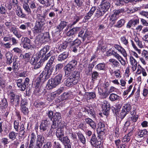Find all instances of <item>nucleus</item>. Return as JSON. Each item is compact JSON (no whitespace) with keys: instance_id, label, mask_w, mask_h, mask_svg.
Here are the masks:
<instances>
[{"instance_id":"f257e3e1","label":"nucleus","mask_w":148,"mask_h":148,"mask_svg":"<svg viewBox=\"0 0 148 148\" xmlns=\"http://www.w3.org/2000/svg\"><path fill=\"white\" fill-rule=\"evenodd\" d=\"M98 128L97 129V136L96 139L95 138V134H93L92 135L91 138L90 140V143L92 146L97 145L96 148H102V145L101 144V137L102 136V123L99 122L98 125Z\"/></svg>"},{"instance_id":"f03ea898","label":"nucleus","mask_w":148,"mask_h":148,"mask_svg":"<svg viewBox=\"0 0 148 148\" xmlns=\"http://www.w3.org/2000/svg\"><path fill=\"white\" fill-rule=\"evenodd\" d=\"M45 24L44 17L40 14L37 15V19L34 28V32L35 33H38L41 32L44 29Z\"/></svg>"},{"instance_id":"7ed1b4c3","label":"nucleus","mask_w":148,"mask_h":148,"mask_svg":"<svg viewBox=\"0 0 148 148\" xmlns=\"http://www.w3.org/2000/svg\"><path fill=\"white\" fill-rule=\"evenodd\" d=\"M62 75L58 74L54 78H51L47 83V87L49 89L55 88L57 86L61 83L62 78Z\"/></svg>"},{"instance_id":"20e7f679","label":"nucleus","mask_w":148,"mask_h":148,"mask_svg":"<svg viewBox=\"0 0 148 148\" xmlns=\"http://www.w3.org/2000/svg\"><path fill=\"white\" fill-rule=\"evenodd\" d=\"M53 68L54 66L46 64L43 71V73L45 74V79H47L50 77L53 71Z\"/></svg>"},{"instance_id":"39448f33","label":"nucleus","mask_w":148,"mask_h":148,"mask_svg":"<svg viewBox=\"0 0 148 148\" xmlns=\"http://www.w3.org/2000/svg\"><path fill=\"white\" fill-rule=\"evenodd\" d=\"M21 43L23 45L24 48L29 49L31 48V40L27 37H23L21 39Z\"/></svg>"},{"instance_id":"423d86ee","label":"nucleus","mask_w":148,"mask_h":148,"mask_svg":"<svg viewBox=\"0 0 148 148\" xmlns=\"http://www.w3.org/2000/svg\"><path fill=\"white\" fill-rule=\"evenodd\" d=\"M110 107V104L107 101L105 100L102 102V112L106 116L109 114Z\"/></svg>"},{"instance_id":"0eeeda50","label":"nucleus","mask_w":148,"mask_h":148,"mask_svg":"<svg viewBox=\"0 0 148 148\" xmlns=\"http://www.w3.org/2000/svg\"><path fill=\"white\" fill-rule=\"evenodd\" d=\"M56 135L57 137L62 142L68 138L67 137L64 136V132L61 129H58L56 132Z\"/></svg>"},{"instance_id":"6e6552de","label":"nucleus","mask_w":148,"mask_h":148,"mask_svg":"<svg viewBox=\"0 0 148 148\" xmlns=\"http://www.w3.org/2000/svg\"><path fill=\"white\" fill-rule=\"evenodd\" d=\"M49 46H45L42 49L38 54L37 56L41 60H42V58H44L46 53L49 51Z\"/></svg>"},{"instance_id":"1a4fd4ad","label":"nucleus","mask_w":148,"mask_h":148,"mask_svg":"<svg viewBox=\"0 0 148 148\" xmlns=\"http://www.w3.org/2000/svg\"><path fill=\"white\" fill-rule=\"evenodd\" d=\"M11 32L13 34L18 38L19 39L22 36V35L17 30V29L16 26L14 25H13L9 29Z\"/></svg>"},{"instance_id":"9d476101","label":"nucleus","mask_w":148,"mask_h":148,"mask_svg":"<svg viewBox=\"0 0 148 148\" xmlns=\"http://www.w3.org/2000/svg\"><path fill=\"white\" fill-rule=\"evenodd\" d=\"M77 80L76 79L74 80V79L70 77L67 79L65 81V85L68 87L72 86L73 85L76 84L77 83Z\"/></svg>"},{"instance_id":"9b49d317","label":"nucleus","mask_w":148,"mask_h":148,"mask_svg":"<svg viewBox=\"0 0 148 148\" xmlns=\"http://www.w3.org/2000/svg\"><path fill=\"white\" fill-rule=\"evenodd\" d=\"M40 129L42 132L48 130L49 129V124L47 120H43L40 126Z\"/></svg>"},{"instance_id":"f8f14e48","label":"nucleus","mask_w":148,"mask_h":148,"mask_svg":"<svg viewBox=\"0 0 148 148\" xmlns=\"http://www.w3.org/2000/svg\"><path fill=\"white\" fill-rule=\"evenodd\" d=\"M130 63L132 71H135L137 68V63L136 60L132 56L130 57Z\"/></svg>"},{"instance_id":"ddd939ff","label":"nucleus","mask_w":148,"mask_h":148,"mask_svg":"<svg viewBox=\"0 0 148 148\" xmlns=\"http://www.w3.org/2000/svg\"><path fill=\"white\" fill-rule=\"evenodd\" d=\"M148 133L147 130L145 129L143 130H139L138 133L135 136L136 139L143 137L144 136L146 135Z\"/></svg>"},{"instance_id":"4468645a","label":"nucleus","mask_w":148,"mask_h":148,"mask_svg":"<svg viewBox=\"0 0 148 148\" xmlns=\"http://www.w3.org/2000/svg\"><path fill=\"white\" fill-rule=\"evenodd\" d=\"M124 11L123 9L115 10L114 11V13L111 16L112 20L113 21L116 20L119 17V15L120 13L123 12Z\"/></svg>"},{"instance_id":"2eb2a0df","label":"nucleus","mask_w":148,"mask_h":148,"mask_svg":"<svg viewBox=\"0 0 148 148\" xmlns=\"http://www.w3.org/2000/svg\"><path fill=\"white\" fill-rule=\"evenodd\" d=\"M64 69L65 74L68 76L70 75L71 73L75 69L67 64L64 67Z\"/></svg>"},{"instance_id":"dca6fc26","label":"nucleus","mask_w":148,"mask_h":148,"mask_svg":"<svg viewBox=\"0 0 148 148\" xmlns=\"http://www.w3.org/2000/svg\"><path fill=\"white\" fill-rule=\"evenodd\" d=\"M20 99V96L18 95H16L15 97L10 99V102L12 105L15 106H18L19 104Z\"/></svg>"},{"instance_id":"f3484780","label":"nucleus","mask_w":148,"mask_h":148,"mask_svg":"<svg viewBox=\"0 0 148 148\" xmlns=\"http://www.w3.org/2000/svg\"><path fill=\"white\" fill-rule=\"evenodd\" d=\"M15 9L16 14L18 17L21 18H25L26 15L23 13L20 6H17Z\"/></svg>"},{"instance_id":"a211bd4d","label":"nucleus","mask_w":148,"mask_h":148,"mask_svg":"<svg viewBox=\"0 0 148 148\" xmlns=\"http://www.w3.org/2000/svg\"><path fill=\"white\" fill-rule=\"evenodd\" d=\"M114 48L117 49L119 52L124 57L127 56V54L125 49L121 46L117 44L115 45L114 46Z\"/></svg>"},{"instance_id":"6ab92c4d","label":"nucleus","mask_w":148,"mask_h":148,"mask_svg":"<svg viewBox=\"0 0 148 148\" xmlns=\"http://www.w3.org/2000/svg\"><path fill=\"white\" fill-rule=\"evenodd\" d=\"M69 53L67 51H64L59 55L58 57V60L62 62L66 59L68 56Z\"/></svg>"},{"instance_id":"aec40b11","label":"nucleus","mask_w":148,"mask_h":148,"mask_svg":"<svg viewBox=\"0 0 148 148\" xmlns=\"http://www.w3.org/2000/svg\"><path fill=\"white\" fill-rule=\"evenodd\" d=\"M41 4L46 7L51 6L53 3V0H37Z\"/></svg>"},{"instance_id":"412c9836","label":"nucleus","mask_w":148,"mask_h":148,"mask_svg":"<svg viewBox=\"0 0 148 148\" xmlns=\"http://www.w3.org/2000/svg\"><path fill=\"white\" fill-rule=\"evenodd\" d=\"M31 55V54L30 53H25L24 55L21 54L20 57L22 60L27 63L29 61Z\"/></svg>"},{"instance_id":"4be33fe9","label":"nucleus","mask_w":148,"mask_h":148,"mask_svg":"<svg viewBox=\"0 0 148 148\" xmlns=\"http://www.w3.org/2000/svg\"><path fill=\"white\" fill-rule=\"evenodd\" d=\"M17 86L19 89L22 91H24L26 88V86L22 82V80L21 79H19L17 80L16 82Z\"/></svg>"},{"instance_id":"5701e85b","label":"nucleus","mask_w":148,"mask_h":148,"mask_svg":"<svg viewBox=\"0 0 148 148\" xmlns=\"http://www.w3.org/2000/svg\"><path fill=\"white\" fill-rule=\"evenodd\" d=\"M28 0L27 1H23V7L24 10L27 12L28 14H30L31 13V11L30 8H29L28 3Z\"/></svg>"},{"instance_id":"b1692460","label":"nucleus","mask_w":148,"mask_h":148,"mask_svg":"<svg viewBox=\"0 0 148 148\" xmlns=\"http://www.w3.org/2000/svg\"><path fill=\"white\" fill-rule=\"evenodd\" d=\"M5 56L7 60L6 63L10 64L12 62V54L9 51H8L6 53Z\"/></svg>"},{"instance_id":"393cba45","label":"nucleus","mask_w":148,"mask_h":148,"mask_svg":"<svg viewBox=\"0 0 148 148\" xmlns=\"http://www.w3.org/2000/svg\"><path fill=\"white\" fill-rule=\"evenodd\" d=\"M85 120L86 123L89 125L92 129H94L95 128L96 124L92 119L89 118H87Z\"/></svg>"},{"instance_id":"a878e982","label":"nucleus","mask_w":148,"mask_h":148,"mask_svg":"<svg viewBox=\"0 0 148 148\" xmlns=\"http://www.w3.org/2000/svg\"><path fill=\"white\" fill-rule=\"evenodd\" d=\"M70 76V77L74 79V80H77V82H78L80 77V74L79 72L74 70L71 73V75Z\"/></svg>"},{"instance_id":"bb28decb","label":"nucleus","mask_w":148,"mask_h":148,"mask_svg":"<svg viewBox=\"0 0 148 148\" xmlns=\"http://www.w3.org/2000/svg\"><path fill=\"white\" fill-rule=\"evenodd\" d=\"M67 22L63 21H61L60 23L57 27V32H60L67 25Z\"/></svg>"},{"instance_id":"cd10ccee","label":"nucleus","mask_w":148,"mask_h":148,"mask_svg":"<svg viewBox=\"0 0 148 148\" xmlns=\"http://www.w3.org/2000/svg\"><path fill=\"white\" fill-rule=\"evenodd\" d=\"M53 120L58 122H58H60L62 120L60 114L58 112L55 113L53 116Z\"/></svg>"},{"instance_id":"c85d7f7f","label":"nucleus","mask_w":148,"mask_h":148,"mask_svg":"<svg viewBox=\"0 0 148 148\" xmlns=\"http://www.w3.org/2000/svg\"><path fill=\"white\" fill-rule=\"evenodd\" d=\"M17 136V134L14 131H11L8 135L9 138L12 141L15 140Z\"/></svg>"},{"instance_id":"c756f323","label":"nucleus","mask_w":148,"mask_h":148,"mask_svg":"<svg viewBox=\"0 0 148 148\" xmlns=\"http://www.w3.org/2000/svg\"><path fill=\"white\" fill-rule=\"evenodd\" d=\"M120 40L123 44L127 47L129 46V42L128 39L125 36H121L120 38Z\"/></svg>"},{"instance_id":"7c9ffc66","label":"nucleus","mask_w":148,"mask_h":148,"mask_svg":"<svg viewBox=\"0 0 148 148\" xmlns=\"http://www.w3.org/2000/svg\"><path fill=\"white\" fill-rule=\"evenodd\" d=\"M44 137L42 135H38L37 136L36 140L37 143H38L42 145L44 143Z\"/></svg>"},{"instance_id":"2f4dec72","label":"nucleus","mask_w":148,"mask_h":148,"mask_svg":"<svg viewBox=\"0 0 148 148\" xmlns=\"http://www.w3.org/2000/svg\"><path fill=\"white\" fill-rule=\"evenodd\" d=\"M68 44L66 42H64L60 44L58 47V49L60 51H63L67 49Z\"/></svg>"},{"instance_id":"473e14b6","label":"nucleus","mask_w":148,"mask_h":148,"mask_svg":"<svg viewBox=\"0 0 148 148\" xmlns=\"http://www.w3.org/2000/svg\"><path fill=\"white\" fill-rule=\"evenodd\" d=\"M131 134L129 133L124 136L122 139V141L123 142L127 143L130 140Z\"/></svg>"},{"instance_id":"72a5a7b5","label":"nucleus","mask_w":148,"mask_h":148,"mask_svg":"<svg viewBox=\"0 0 148 148\" xmlns=\"http://www.w3.org/2000/svg\"><path fill=\"white\" fill-rule=\"evenodd\" d=\"M109 98L111 101H114L119 100V96L116 94L112 93L110 95Z\"/></svg>"},{"instance_id":"f704fd0d","label":"nucleus","mask_w":148,"mask_h":148,"mask_svg":"<svg viewBox=\"0 0 148 148\" xmlns=\"http://www.w3.org/2000/svg\"><path fill=\"white\" fill-rule=\"evenodd\" d=\"M125 23V21L123 19H121L118 21L114 26L117 28H121L123 26Z\"/></svg>"},{"instance_id":"c9c22d12","label":"nucleus","mask_w":148,"mask_h":148,"mask_svg":"<svg viewBox=\"0 0 148 148\" xmlns=\"http://www.w3.org/2000/svg\"><path fill=\"white\" fill-rule=\"evenodd\" d=\"M110 7V3L107 2L102 3V12L104 13L108 10Z\"/></svg>"},{"instance_id":"e433bc0d","label":"nucleus","mask_w":148,"mask_h":148,"mask_svg":"<svg viewBox=\"0 0 148 148\" xmlns=\"http://www.w3.org/2000/svg\"><path fill=\"white\" fill-rule=\"evenodd\" d=\"M77 135L79 140L83 144L86 143V139L84 136L80 132H78L77 133Z\"/></svg>"},{"instance_id":"4c0bfd02","label":"nucleus","mask_w":148,"mask_h":148,"mask_svg":"<svg viewBox=\"0 0 148 148\" xmlns=\"http://www.w3.org/2000/svg\"><path fill=\"white\" fill-rule=\"evenodd\" d=\"M134 41L136 42L137 45L140 48H143L144 47V45L143 44L142 42L138 38L136 37L134 38Z\"/></svg>"},{"instance_id":"58836bf2","label":"nucleus","mask_w":148,"mask_h":148,"mask_svg":"<svg viewBox=\"0 0 148 148\" xmlns=\"http://www.w3.org/2000/svg\"><path fill=\"white\" fill-rule=\"evenodd\" d=\"M8 106V103L7 100L5 98L2 99L1 101L0 102V107H1L5 108Z\"/></svg>"},{"instance_id":"ea45409f","label":"nucleus","mask_w":148,"mask_h":148,"mask_svg":"<svg viewBox=\"0 0 148 148\" xmlns=\"http://www.w3.org/2000/svg\"><path fill=\"white\" fill-rule=\"evenodd\" d=\"M86 93L87 96V98L88 99H94L96 97L95 93L93 92H86Z\"/></svg>"},{"instance_id":"a19ab883","label":"nucleus","mask_w":148,"mask_h":148,"mask_svg":"<svg viewBox=\"0 0 148 148\" xmlns=\"http://www.w3.org/2000/svg\"><path fill=\"white\" fill-rule=\"evenodd\" d=\"M62 143L64 144L65 148H71V146L68 138L66 139V141H64Z\"/></svg>"},{"instance_id":"79ce46f5","label":"nucleus","mask_w":148,"mask_h":148,"mask_svg":"<svg viewBox=\"0 0 148 148\" xmlns=\"http://www.w3.org/2000/svg\"><path fill=\"white\" fill-rule=\"evenodd\" d=\"M109 62L111 63V64L114 66L117 67L119 66V63L116 60L113 59H110L109 60Z\"/></svg>"},{"instance_id":"37998d69","label":"nucleus","mask_w":148,"mask_h":148,"mask_svg":"<svg viewBox=\"0 0 148 148\" xmlns=\"http://www.w3.org/2000/svg\"><path fill=\"white\" fill-rule=\"evenodd\" d=\"M40 60V59H39L37 56L33 57L31 58L30 63L31 64L34 65L38 62V60Z\"/></svg>"},{"instance_id":"c03bdc74","label":"nucleus","mask_w":148,"mask_h":148,"mask_svg":"<svg viewBox=\"0 0 148 148\" xmlns=\"http://www.w3.org/2000/svg\"><path fill=\"white\" fill-rule=\"evenodd\" d=\"M43 62L42 60H40L34 65V69H36L40 67L42 64V62Z\"/></svg>"},{"instance_id":"a18cd8bd","label":"nucleus","mask_w":148,"mask_h":148,"mask_svg":"<svg viewBox=\"0 0 148 148\" xmlns=\"http://www.w3.org/2000/svg\"><path fill=\"white\" fill-rule=\"evenodd\" d=\"M136 112L134 110L133 111V113L131 114V119L134 122H136L137 120L138 117L136 116Z\"/></svg>"},{"instance_id":"49530a36","label":"nucleus","mask_w":148,"mask_h":148,"mask_svg":"<svg viewBox=\"0 0 148 148\" xmlns=\"http://www.w3.org/2000/svg\"><path fill=\"white\" fill-rule=\"evenodd\" d=\"M77 61L73 60L70 61L67 64L75 69L77 66Z\"/></svg>"},{"instance_id":"de8ad7c7","label":"nucleus","mask_w":148,"mask_h":148,"mask_svg":"<svg viewBox=\"0 0 148 148\" xmlns=\"http://www.w3.org/2000/svg\"><path fill=\"white\" fill-rule=\"evenodd\" d=\"M86 111L87 112V113L90 116H94L95 114V111L93 108L91 107V108H90L88 109H86Z\"/></svg>"},{"instance_id":"09e8293b","label":"nucleus","mask_w":148,"mask_h":148,"mask_svg":"<svg viewBox=\"0 0 148 148\" xmlns=\"http://www.w3.org/2000/svg\"><path fill=\"white\" fill-rule=\"evenodd\" d=\"M12 45L9 42L6 43L3 42L2 43L1 45V46L4 48L6 49H10L11 46Z\"/></svg>"},{"instance_id":"8fccbe9b","label":"nucleus","mask_w":148,"mask_h":148,"mask_svg":"<svg viewBox=\"0 0 148 148\" xmlns=\"http://www.w3.org/2000/svg\"><path fill=\"white\" fill-rule=\"evenodd\" d=\"M75 34L72 29L68 32L66 33V35L67 36L71 37L72 38H73L75 37Z\"/></svg>"},{"instance_id":"3c124183","label":"nucleus","mask_w":148,"mask_h":148,"mask_svg":"<svg viewBox=\"0 0 148 148\" xmlns=\"http://www.w3.org/2000/svg\"><path fill=\"white\" fill-rule=\"evenodd\" d=\"M29 4L30 8L32 10L36 8L37 6V4L34 1H31L29 3Z\"/></svg>"},{"instance_id":"603ef678","label":"nucleus","mask_w":148,"mask_h":148,"mask_svg":"<svg viewBox=\"0 0 148 148\" xmlns=\"http://www.w3.org/2000/svg\"><path fill=\"white\" fill-rule=\"evenodd\" d=\"M63 87H61L53 93V95L55 96L59 95L64 90Z\"/></svg>"},{"instance_id":"864d4df0","label":"nucleus","mask_w":148,"mask_h":148,"mask_svg":"<svg viewBox=\"0 0 148 148\" xmlns=\"http://www.w3.org/2000/svg\"><path fill=\"white\" fill-rule=\"evenodd\" d=\"M50 36L49 32H46L44 34L43 38L45 41H48L50 40Z\"/></svg>"},{"instance_id":"5fc2aeb1","label":"nucleus","mask_w":148,"mask_h":148,"mask_svg":"<svg viewBox=\"0 0 148 148\" xmlns=\"http://www.w3.org/2000/svg\"><path fill=\"white\" fill-rule=\"evenodd\" d=\"M142 58L145 59L146 60H148V51L143 50L142 53Z\"/></svg>"},{"instance_id":"6e6d98bb","label":"nucleus","mask_w":148,"mask_h":148,"mask_svg":"<svg viewBox=\"0 0 148 148\" xmlns=\"http://www.w3.org/2000/svg\"><path fill=\"white\" fill-rule=\"evenodd\" d=\"M127 112L125 110L122 109L119 116V117L121 119H123L126 115Z\"/></svg>"},{"instance_id":"4d7b16f0","label":"nucleus","mask_w":148,"mask_h":148,"mask_svg":"<svg viewBox=\"0 0 148 148\" xmlns=\"http://www.w3.org/2000/svg\"><path fill=\"white\" fill-rule=\"evenodd\" d=\"M21 111L24 114L27 115L28 114L29 112L28 109L25 106L21 107Z\"/></svg>"},{"instance_id":"13d9d810","label":"nucleus","mask_w":148,"mask_h":148,"mask_svg":"<svg viewBox=\"0 0 148 148\" xmlns=\"http://www.w3.org/2000/svg\"><path fill=\"white\" fill-rule=\"evenodd\" d=\"M130 42L131 43V44L133 48L135 49L138 53L139 54L141 53V50L140 49H138L136 46L135 44L134 41L132 40H130Z\"/></svg>"},{"instance_id":"bf43d9fd","label":"nucleus","mask_w":148,"mask_h":148,"mask_svg":"<svg viewBox=\"0 0 148 148\" xmlns=\"http://www.w3.org/2000/svg\"><path fill=\"white\" fill-rule=\"evenodd\" d=\"M63 67V65L61 63H59L56 65L55 66L56 71H59Z\"/></svg>"},{"instance_id":"052dcab7","label":"nucleus","mask_w":148,"mask_h":148,"mask_svg":"<svg viewBox=\"0 0 148 148\" xmlns=\"http://www.w3.org/2000/svg\"><path fill=\"white\" fill-rule=\"evenodd\" d=\"M123 110H125L127 112H129L131 109L130 105L129 104H127L123 106Z\"/></svg>"},{"instance_id":"680f3d73","label":"nucleus","mask_w":148,"mask_h":148,"mask_svg":"<svg viewBox=\"0 0 148 148\" xmlns=\"http://www.w3.org/2000/svg\"><path fill=\"white\" fill-rule=\"evenodd\" d=\"M93 14L92 13L89 11L87 13V15L84 17L85 21H87L88 20L90 19Z\"/></svg>"},{"instance_id":"e2e57ef3","label":"nucleus","mask_w":148,"mask_h":148,"mask_svg":"<svg viewBox=\"0 0 148 148\" xmlns=\"http://www.w3.org/2000/svg\"><path fill=\"white\" fill-rule=\"evenodd\" d=\"M112 55L116 58L119 61L122 60V57L119 54L115 52H114Z\"/></svg>"},{"instance_id":"0e129e2a","label":"nucleus","mask_w":148,"mask_h":148,"mask_svg":"<svg viewBox=\"0 0 148 148\" xmlns=\"http://www.w3.org/2000/svg\"><path fill=\"white\" fill-rule=\"evenodd\" d=\"M6 11L7 10L6 9L5 7L3 6L2 5H1L0 6V12L1 14H5Z\"/></svg>"},{"instance_id":"69168bd1","label":"nucleus","mask_w":148,"mask_h":148,"mask_svg":"<svg viewBox=\"0 0 148 148\" xmlns=\"http://www.w3.org/2000/svg\"><path fill=\"white\" fill-rule=\"evenodd\" d=\"M90 32L87 31H86L85 32L83 36V40L84 41V40L86 39V38H87L88 39L89 38V36L90 35Z\"/></svg>"},{"instance_id":"338daca9","label":"nucleus","mask_w":148,"mask_h":148,"mask_svg":"<svg viewBox=\"0 0 148 148\" xmlns=\"http://www.w3.org/2000/svg\"><path fill=\"white\" fill-rule=\"evenodd\" d=\"M1 142L4 145H5L9 143H10V141L7 138H3L1 139Z\"/></svg>"},{"instance_id":"774afa93","label":"nucleus","mask_w":148,"mask_h":148,"mask_svg":"<svg viewBox=\"0 0 148 148\" xmlns=\"http://www.w3.org/2000/svg\"><path fill=\"white\" fill-rule=\"evenodd\" d=\"M140 14L148 19V12L141 11L139 12Z\"/></svg>"}]
</instances>
